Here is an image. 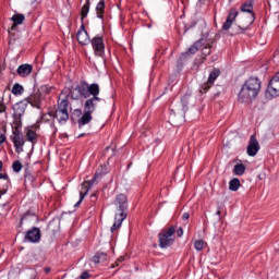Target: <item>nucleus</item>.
I'll return each instance as SVG.
<instances>
[{"label": "nucleus", "instance_id": "13", "mask_svg": "<svg viewBox=\"0 0 279 279\" xmlns=\"http://www.w3.org/2000/svg\"><path fill=\"white\" fill-rule=\"evenodd\" d=\"M76 38L77 43L81 44L83 47L90 45V37L88 36V32L86 31L84 24L81 25V28L76 34Z\"/></svg>", "mask_w": 279, "mask_h": 279}, {"label": "nucleus", "instance_id": "2", "mask_svg": "<svg viewBox=\"0 0 279 279\" xmlns=\"http://www.w3.org/2000/svg\"><path fill=\"white\" fill-rule=\"evenodd\" d=\"M53 118L57 119L60 125H64L69 121V99L66 97L62 98V94L59 97Z\"/></svg>", "mask_w": 279, "mask_h": 279}, {"label": "nucleus", "instance_id": "14", "mask_svg": "<svg viewBox=\"0 0 279 279\" xmlns=\"http://www.w3.org/2000/svg\"><path fill=\"white\" fill-rule=\"evenodd\" d=\"M114 205L118 208V213H123V215H128V196H125V194H119L116 197Z\"/></svg>", "mask_w": 279, "mask_h": 279}, {"label": "nucleus", "instance_id": "5", "mask_svg": "<svg viewBox=\"0 0 279 279\" xmlns=\"http://www.w3.org/2000/svg\"><path fill=\"white\" fill-rule=\"evenodd\" d=\"M21 126L14 125L13 130H12V135L10 136L11 142L14 145L16 154H21V151H23V147L25 145V136L23 135L21 130H19Z\"/></svg>", "mask_w": 279, "mask_h": 279}, {"label": "nucleus", "instance_id": "3", "mask_svg": "<svg viewBox=\"0 0 279 279\" xmlns=\"http://www.w3.org/2000/svg\"><path fill=\"white\" fill-rule=\"evenodd\" d=\"M27 110V100H22L13 106V125L15 128L23 126V114Z\"/></svg>", "mask_w": 279, "mask_h": 279}, {"label": "nucleus", "instance_id": "45", "mask_svg": "<svg viewBox=\"0 0 279 279\" xmlns=\"http://www.w3.org/2000/svg\"><path fill=\"white\" fill-rule=\"evenodd\" d=\"M123 260H125V258H124V257H120V258H118V263H123Z\"/></svg>", "mask_w": 279, "mask_h": 279}, {"label": "nucleus", "instance_id": "1", "mask_svg": "<svg viewBox=\"0 0 279 279\" xmlns=\"http://www.w3.org/2000/svg\"><path fill=\"white\" fill-rule=\"evenodd\" d=\"M99 93H101L99 84H88L86 81H82L76 86L71 87L70 96L72 99L78 100L82 97L86 99L83 105V111L82 109H74L72 112L73 119H77L78 128H84V125H88L93 121V112L97 110V104L101 101Z\"/></svg>", "mask_w": 279, "mask_h": 279}, {"label": "nucleus", "instance_id": "47", "mask_svg": "<svg viewBox=\"0 0 279 279\" xmlns=\"http://www.w3.org/2000/svg\"><path fill=\"white\" fill-rule=\"evenodd\" d=\"M2 170H3V162L0 161V171H2Z\"/></svg>", "mask_w": 279, "mask_h": 279}, {"label": "nucleus", "instance_id": "19", "mask_svg": "<svg viewBox=\"0 0 279 279\" xmlns=\"http://www.w3.org/2000/svg\"><path fill=\"white\" fill-rule=\"evenodd\" d=\"M240 11L245 12L246 14H252V16H254V3L251 0L242 3Z\"/></svg>", "mask_w": 279, "mask_h": 279}, {"label": "nucleus", "instance_id": "32", "mask_svg": "<svg viewBox=\"0 0 279 279\" xmlns=\"http://www.w3.org/2000/svg\"><path fill=\"white\" fill-rule=\"evenodd\" d=\"M12 169H13L14 173H21V171L23 169V163H21V161L16 160L12 163Z\"/></svg>", "mask_w": 279, "mask_h": 279}, {"label": "nucleus", "instance_id": "26", "mask_svg": "<svg viewBox=\"0 0 279 279\" xmlns=\"http://www.w3.org/2000/svg\"><path fill=\"white\" fill-rule=\"evenodd\" d=\"M97 178H98V174H95L92 180H89L88 182H84L81 185V189H82L81 191H83V193H86V189H88V191H90V187L93 186V184H95V182H97Z\"/></svg>", "mask_w": 279, "mask_h": 279}, {"label": "nucleus", "instance_id": "30", "mask_svg": "<svg viewBox=\"0 0 279 279\" xmlns=\"http://www.w3.org/2000/svg\"><path fill=\"white\" fill-rule=\"evenodd\" d=\"M24 88L22 87V85L21 84H19V83H15L14 85H13V87H12V93H13V95H16V96H19V95H21L22 93H24Z\"/></svg>", "mask_w": 279, "mask_h": 279}, {"label": "nucleus", "instance_id": "37", "mask_svg": "<svg viewBox=\"0 0 279 279\" xmlns=\"http://www.w3.org/2000/svg\"><path fill=\"white\" fill-rule=\"evenodd\" d=\"M202 52H203V56H205V58H206V56H210V47L205 46L203 48Z\"/></svg>", "mask_w": 279, "mask_h": 279}, {"label": "nucleus", "instance_id": "40", "mask_svg": "<svg viewBox=\"0 0 279 279\" xmlns=\"http://www.w3.org/2000/svg\"><path fill=\"white\" fill-rule=\"evenodd\" d=\"M81 279H89L90 278V274H88V271H84L81 276Z\"/></svg>", "mask_w": 279, "mask_h": 279}, {"label": "nucleus", "instance_id": "25", "mask_svg": "<svg viewBox=\"0 0 279 279\" xmlns=\"http://www.w3.org/2000/svg\"><path fill=\"white\" fill-rule=\"evenodd\" d=\"M90 12V0H85L84 5L81 9V19L84 21L88 13Z\"/></svg>", "mask_w": 279, "mask_h": 279}, {"label": "nucleus", "instance_id": "17", "mask_svg": "<svg viewBox=\"0 0 279 279\" xmlns=\"http://www.w3.org/2000/svg\"><path fill=\"white\" fill-rule=\"evenodd\" d=\"M32 71H34L32 64H22L17 68L16 73L20 77H27L32 74Z\"/></svg>", "mask_w": 279, "mask_h": 279}, {"label": "nucleus", "instance_id": "15", "mask_svg": "<svg viewBox=\"0 0 279 279\" xmlns=\"http://www.w3.org/2000/svg\"><path fill=\"white\" fill-rule=\"evenodd\" d=\"M114 219H116V221L112 225V227L110 228L111 232H114L116 230H119V228H121V225L123 223V221H125V219H128V214L118 213V214H116Z\"/></svg>", "mask_w": 279, "mask_h": 279}, {"label": "nucleus", "instance_id": "6", "mask_svg": "<svg viewBox=\"0 0 279 279\" xmlns=\"http://www.w3.org/2000/svg\"><path fill=\"white\" fill-rule=\"evenodd\" d=\"M173 234H175V227H169L168 230H163L158 234L159 238V247L166 248L170 247V245H173V242L175 241L173 239Z\"/></svg>", "mask_w": 279, "mask_h": 279}, {"label": "nucleus", "instance_id": "36", "mask_svg": "<svg viewBox=\"0 0 279 279\" xmlns=\"http://www.w3.org/2000/svg\"><path fill=\"white\" fill-rule=\"evenodd\" d=\"M206 62V57H199L198 59H195L194 64L199 66L201 64H204Z\"/></svg>", "mask_w": 279, "mask_h": 279}, {"label": "nucleus", "instance_id": "31", "mask_svg": "<svg viewBox=\"0 0 279 279\" xmlns=\"http://www.w3.org/2000/svg\"><path fill=\"white\" fill-rule=\"evenodd\" d=\"M86 195H88V187H86V191H82L80 192V199L78 202L74 205V208H77L81 206L82 202H84V197H86Z\"/></svg>", "mask_w": 279, "mask_h": 279}, {"label": "nucleus", "instance_id": "39", "mask_svg": "<svg viewBox=\"0 0 279 279\" xmlns=\"http://www.w3.org/2000/svg\"><path fill=\"white\" fill-rule=\"evenodd\" d=\"M41 90H44V93L49 94V93H51V87L49 85H45L41 87Z\"/></svg>", "mask_w": 279, "mask_h": 279}, {"label": "nucleus", "instance_id": "27", "mask_svg": "<svg viewBox=\"0 0 279 279\" xmlns=\"http://www.w3.org/2000/svg\"><path fill=\"white\" fill-rule=\"evenodd\" d=\"M240 186H241V181L236 178L232 179L229 182V190L230 191L236 192V191H239Z\"/></svg>", "mask_w": 279, "mask_h": 279}, {"label": "nucleus", "instance_id": "44", "mask_svg": "<svg viewBox=\"0 0 279 279\" xmlns=\"http://www.w3.org/2000/svg\"><path fill=\"white\" fill-rule=\"evenodd\" d=\"M7 140L5 135H0V145H3L4 141Z\"/></svg>", "mask_w": 279, "mask_h": 279}, {"label": "nucleus", "instance_id": "22", "mask_svg": "<svg viewBox=\"0 0 279 279\" xmlns=\"http://www.w3.org/2000/svg\"><path fill=\"white\" fill-rule=\"evenodd\" d=\"M105 12H106V0H100L96 5L97 19H104Z\"/></svg>", "mask_w": 279, "mask_h": 279}, {"label": "nucleus", "instance_id": "11", "mask_svg": "<svg viewBox=\"0 0 279 279\" xmlns=\"http://www.w3.org/2000/svg\"><path fill=\"white\" fill-rule=\"evenodd\" d=\"M260 151V144H258V140H256V135H251L248 145L246 148L247 156L254 157L256 154Z\"/></svg>", "mask_w": 279, "mask_h": 279}, {"label": "nucleus", "instance_id": "35", "mask_svg": "<svg viewBox=\"0 0 279 279\" xmlns=\"http://www.w3.org/2000/svg\"><path fill=\"white\" fill-rule=\"evenodd\" d=\"M234 22L230 21V20H226L225 24L222 25V29L223 32H228V29H230V27H232Z\"/></svg>", "mask_w": 279, "mask_h": 279}, {"label": "nucleus", "instance_id": "38", "mask_svg": "<svg viewBox=\"0 0 279 279\" xmlns=\"http://www.w3.org/2000/svg\"><path fill=\"white\" fill-rule=\"evenodd\" d=\"M7 109L8 107L3 104V101H0V114L5 112Z\"/></svg>", "mask_w": 279, "mask_h": 279}, {"label": "nucleus", "instance_id": "4", "mask_svg": "<svg viewBox=\"0 0 279 279\" xmlns=\"http://www.w3.org/2000/svg\"><path fill=\"white\" fill-rule=\"evenodd\" d=\"M256 97H258V93L244 83L238 94V101L239 104H252V100Z\"/></svg>", "mask_w": 279, "mask_h": 279}, {"label": "nucleus", "instance_id": "49", "mask_svg": "<svg viewBox=\"0 0 279 279\" xmlns=\"http://www.w3.org/2000/svg\"><path fill=\"white\" fill-rule=\"evenodd\" d=\"M2 195H3V194L0 193V199H1V196H2Z\"/></svg>", "mask_w": 279, "mask_h": 279}, {"label": "nucleus", "instance_id": "18", "mask_svg": "<svg viewBox=\"0 0 279 279\" xmlns=\"http://www.w3.org/2000/svg\"><path fill=\"white\" fill-rule=\"evenodd\" d=\"M0 180H4V183L0 186V193L1 195H5L8 189H10V177L8 173H0Z\"/></svg>", "mask_w": 279, "mask_h": 279}, {"label": "nucleus", "instance_id": "41", "mask_svg": "<svg viewBox=\"0 0 279 279\" xmlns=\"http://www.w3.org/2000/svg\"><path fill=\"white\" fill-rule=\"evenodd\" d=\"M221 213H223V206H218V209H217V211H216V215H217L218 217H221Z\"/></svg>", "mask_w": 279, "mask_h": 279}, {"label": "nucleus", "instance_id": "29", "mask_svg": "<svg viewBox=\"0 0 279 279\" xmlns=\"http://www.w3.org/2000/svg\"><path fill=\"white\" fill-rule=\"evenodd\" d=\"M236 16H239V11H236V9H231L227 16V21L234 23V21H236Z\"/></svg>", "mask_w": 279, "mask_h": 279}, {"label": "nucleus", "instance_id": "16", "mask_svg": "<svg viewBox=\"0 0 279 279\" xmlns=\"http://www.w3.org/2000/svg\"><path fill=\"white\" fill-rule=\"evenodd\" d=\"M244 84L255 93H260V80L258 77H250Z\"/></svg>", "mask_w": 279, "mask_h": 279}, {"label": "nucleus", "instance_id": "43", "mask_svg": "<svg viewBox=\"0 0 279 279\" xmlns=\"http://www.w3.org/2000/svg\"><path fill=\"white\" fill-rule=\"evenodd\" d=\"M191 217V215L189 214V213H184L183 215H182V219H183V221H187V219Z\"/></svg>", "mask_w": 279, "mask_h": 279}, {"label": "nucleus", "instance_id": "34", "mask_svg": "<svg viewBox=\"0 0 279 279\" xmlns=\"http://www.w3.org/2000/svg\"><path fill=\"white\" fill-rule=\"evenodd\" d=\"M204 245H205L204 240H196L194 242V247L195 250H197V252H202V250H204Z\"/></svg>", "mask_w": 279, "mask_h": 279}, {"label": "nucleus", "instance_id": "7", "mask_svg": "<svg viewBox=\"0 0 279 279\" xmlns=\"http://www.w3.org/2000/svg\"><path fill=\"white\" fill-rule=\"evenodd\" d=\"M95 56L104 58L106 56V44H104V36L96 35L90 41Z\"/></svg>", "mask_w": 279, "mask_h": 279}, {"label": "nucleus", "instance_id": "10", "mask_svg": "<svg viewBox=\"0 0 279 279\" xmlns=\"http://www.w3.org/2000/svg\"><path fill=\"white\" fill-rule=\"evenodd\" d=\"M26 104H31L33 108H37V110L43 109V94L38 90L31 94L26 99Z\"/></svg>", "mask_w": 279, "mask_h": 279}, {"label": "nucleus", "instance_id": "48", "mask_svg": "<svg viewBox=\"0 0 279 279\" xmlns=\"http://www.w3.org/2000/svg\"><path fill=\"white\" fill-rule=\"evenodd\" d=\"M33 1V3H36V1H38V0H32Z\"/></svg>", "mask_w": 279, "mask_h": 279}, {"label": "nucleus", "instance_id": "12", "mask_svg": "<svg viewBox=\"0 0 279 279\" xmlns=\"http://www.w3.org/2000/svg\"><path fill=\"white\" fill-rule=\"evenodd\" d=\"M267 93L270 97H279V72L270 80Z\"/></svg>", "mask_w": 279, "mask_h": 279}, {"label": "nucleus", "instance_id": "24", "mask_svg": "<svg viewBox=\"0 0 279 279\" xmlns=\"http://www.w3.org/2000/svg\"><path fill=\"white\" fill-rule=\"evenodd\" d=\"M26 138L28 143H32L33 147L36 143H38V134L32 129L26 131Z\"/></svg>", "mask_w": 279, "mask_h": 279}, {"label": "nucleus", "instance_id": "28", "mask_svg": "<svg viewBox=\"0 0 279 279\" xmlns=\"http://www.w3.org/2000/svg\"><path fill=\"white\" fill-rule=\"evenodd\" d=\"M234 175H243L245 173V165L236 163L233 169Z\"/></svg>", "mask_w": 279, "mask_h": 279}, {"label": "nucleus", "instance_id": "23", "mask_svg": "<svg viewBox=\"0 0 279 279\" xmlns=\"http://www.w3.org/2000/svg\"><path fill=\"white\" fill-rule=\"evenodd\" d=\"M92 260L95 265H98V263H106V260H108V254L98 252L93 256Z\"/></svg>", "mask_w": 279, "mask_h": 279}, {"label": "nucleus", "instance_id": "8", "mask_svg": "<svg viewBox=\"0 0 279 279\" xmlns=\"http://www.w3.org/2000/svg\"><path fill=\"white\" fill-rule=\"evenodd\" d=\"M41 233L40 228L33 227L28 231H26L24 235L25 243H40Z\"/></svg>", "mask_w": 279, "mask_h": 279}, {"label": "nucleus", "instance_id": "46", "mask_svg": "<svg viewBox=\"0 0 279 279\" xmlns=\"http://www.w3.org/2000/svg\"><path fill=\"white\" fill-rule=\"evenodd\" d=\"M44 271L45 274H49V271H51V268H45Z\"/></svg>", "mask_w": 279, "mask_h": 279}, {"label": "nucleus", "instance_id": "33", "mask_svg": "<svg viewBox=\"0 0 279 279\" xmlns=\"http://www.w3.org/2000/svg\"><path fill=\"white\" fill-rule=\"evenodd\" d=\"M36 178H34V174L29 173V172H26L25 173V177H24V182L25 184H34Z\"/></svg>", "mask_w": 279, "mask_h": 279}, {"label": "nucleus", "instance_id": "42", "mask_svg": "<svg viewBox=\"0 0 279 279\" xmlns=\"http://www.w3.org/2000/svg\"><path fill=\"white\" fill-rule=\"evenodd\" d=\"M184 234V230L182 229V227H180L178 230H177V235L180 238Z\"/></svg>", "mask_w": 279, "mask_h": 279}, {"label": "nucleus", "instance_id": "20", "mask_svg": "<svg viewBox=\"0 0 279 279\" xmlns=\"http://www.w3.org/2000/svg\"><path fill=\"white\" fill-rule=\"evenodd\" d=\"M202 47H204V38H201L196 43H194L193 46L189 48L186 53H190L191 56H193L197 53V51H199Z\"/></svg>", "mask_w": 279, "mask_h": 279}, {"label": "nucleus", "instance_id": "21", "mask_svg": "<svg viewBox=\"0 0 279 279\" xmlns=\"http://www.w3.org/2000/svg\"><path fill=\"white\" fill-rule=\"evenodd\" d=\"M11 21H13V25H12L11 29L14 31L17 25H23V22L25 21V15H23L21 13L14 14L11 17Z\"/></svg>", "mask_w": 279, "mask_h": 279}, {"label": "nucleus", "instance_id": "9", "mask_svg": "<svg viewBox=\"0 0 279 279\" xmlns=\"http://www.w3.org/2000/svg\"><path fill=\"white\" fill-rule=\"evenodd\" d=\"M219 75H221V70L215 68L210 72L207 82L201 86V93H208V90H210V88L213 87V84H215Z\"/></svg>", "mask_w": 279, "mask_h": 279}]
</instances>
